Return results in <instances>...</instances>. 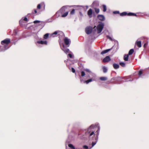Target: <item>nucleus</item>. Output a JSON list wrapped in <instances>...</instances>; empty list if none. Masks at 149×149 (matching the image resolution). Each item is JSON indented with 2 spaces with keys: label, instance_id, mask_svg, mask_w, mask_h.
<instances>
[{
  "label": "nucleus",
  "instance_id": "7c9ffc66",
  "mask_svg": "<svg viewBox=\"0 0 149 149\" xmlns=\"http://www.w3.org/2000/svg\"><path fill=\"white\" fill-rule=\"evenodd\" d=\"M75 13V10L73 9L70 12V15H74Z\"/></svg>",
  "mask_w": 149,
  "mask_h": 149
},
{
  "label": "nucleus",
  "instance_id": "f3484780",
  "mask_svg": "<svg viewBox=\"0 0 149 149\" xmlns=\"http://www.w3.org/2000/svg\"><path fill=\"white\" fill-rule=\"evenodd\" d=\"M111 49H107L106 50H103L101 52V54H105V53L108 52L109 51H110Z\"/></svg>",
  "mask_w": 149,
  "mask_h": 149
},
{
  "label": "nucleus",
  "instance_id": "79ce46f5",
  "mask_svg": "<svg viewBox=\"0 0 149 149\" xmlns=\"http://www.w3.org/2000/svg\"><path fill=\"white\" fill-rule=\"evenodd\" d=\"M96 143V142H93L92 143V147L94 146Z\"/></svg>",
  "mask_w": 149,
  "mask_h": 149
},
{
  "label": "nucleus",
  "instance_id": "c85d7f7f",
  "mask_svg": "<svg viewBox=\"0 0 149 149\" xmlns=\"http://www.w3.org/2000/svg\"><path fill=\"white\" fill-rule=\"evenodd\" d=\"M120 65L123 67H125V64L123 62L120 63Z\"/></svg>",
  "mask_w": 149,
  "mask_h": 149
},
{
  "label": "nucleus",
  "instance_id": "e433bc0d",
  "mask_svg": "<svg viewBox=\"0 0 149 149\" xmlns=\"http://www.w3.org/2000/svg\"><path fill=\"white\" fill-rule=\"evenodd\" d=\"M113 13L114 14H119V11H114L113 12Z\"/></svg>",
  "mask_w": 149,
  "mask_h": 149
},
{
  "label": "nucleus",
  "instance_id": "ea45409f",
  "mask_svg": "<svg viewBox=\"0 0 149 149\" xmlns=\"http://www.w3.org/2000/svg\"><path fill=\"white\" fill-rule=\"evenodd\" d=\"M23 20V21L24 20V21L27 22L28 21V19L27 17H25L24 18V19Z\"/></svg>",
  "mask_w": 149,
  "mask_h": 149
},
{
  "label": "nucleus",
  "instance_id": "2f4dec72",
  "mask_svg": "<svg viewBox=\"0 0 149 149\" xmlns=\"http://www.w3.org/2000/svg\"><path fill=\"white\" fill-rule=\"evenodd\" d=\"M81 76L82 77L84 76L85 74V72L83 71L81 72Z\"/></svg>",
  "mask_w": 149,
  "mask_h": 149
},
{
  "label": "nucleus",
  "instance_id": "4c0bfd02",
  "mask_svg": "<svg viewBox=\"0 0 149 149\" xmlns=\"http://www.w3.org/2000/svg\"><path fill=\"white\" fill-rule=\"evenodd\" d=\"M72 69V71L73 73H75V69L73 68H71Z\"/></svg>",
  "mask_w": 149,
  "mask_h": 149
},
{
  "label": "nucleus",
  "instance_id": "dca6fc26",
  "mask_svg": "<svg viewBox=\"0 0 149 149\" xmlns=\"http://www.w3.org/2000/svg\"><path fill=\"white\" fill-rule=\"evenodd\" d=\"M37 42L39 44H40L42 45L45 44L46 45L47 44V42L46 41H43L41 40L40 41H38Z\"/></svg>",
  "mask_w": 149,
  "mask_h": 149
},
{
  "label": "nucleus",
  "instance_id": "cd10ccee",
  "mask_svg": "<svg viewBox=\"0 0 149 149\" xmlns=\"http://www.w3.org/2000/svg\"><path fill=\"white\" fill-rule=\"evenodd\" d=\"M49 36V34L46 33L45 34L44 36V38L45 39H47Z\"/></svg>",
  "mask_w": 149,
  "mask_h": 149
},
{
  "label": "nucleus",
  "instance_id": "b1692460",
  "mask_svg": "<svg viewBox=\"0 0 149 149\" xmlns=\"http://www.w3.org/2000/svg\"><path fill=\"white\" fill-rule=\"evenodd\" d=\"M94 9L96 13L98 14L99 13L100 9L99 8H94Z\"/></svg>",
  "mask_w": 149,
  "mask_h": 149
},
{
  "label": "nucleus",
  "instance_id": "bb28decb",
  "mask_svg": "<svg viewBox=\"0 0 149 149\" xmlns=\"http://www.w3.org/2000/svg\"><path fill=\"white\" fill-rule=\"evenodd\" d=\"M103 72L104 73H106L107 72V69L106 67H103L102 68Z\"/></svg>",
  "mask_w": 149,
  "mask_h": 149
},
{
  "label": "nucleus",
  "instance_id": "6ab92c4d",
  "mask_svg": "<svg viewBox=\"0 0 149 149\" xmlns=\"http://www.w3.org/2000/svg\"><path fill=\"white\" fill-rule=\"evenodd\" d=\"M113 67L115 69H117L119 68V66L118 64L114 63L113 64Z\"/></svg>",
  "mask_w": 149,
  "mask_h": 149
},
{
  "label": "nucleus",
  "instance_id": "a211bd4d",
  "mask_svg": "<svg viewBox=\"0 0 149 149\" xmlns=\"http://www.w3.org/2000/svg\"><path fill=\"white\" fill-rule=\"evenodd\" d=\"M128 54H125L124 56V59L125 61H127L128 60L129 57Z\"/></svg>",
  "mask_w": 149,
  "mask_h": 149
},
{
  "label": "nucleus",
  "instance_id": "aec40b11",
  "mask_svg": "<svg viewBox=\"0 0 149 149\" xmlns=\"http://www.w3.org/2000/svg\"><path fill=\"white\" fill-rule=\"evenodd\" d=\"M68 13V11H67L65 13H63V14L61 15V17H64L66 16Z\"/></svg>",
  "mask_w": 149,
  "mask_h": 149
},
{
  "label": "nucleus",
  "instance_id": "0eeeda50",
  "mask_svg": "<svg viewBox=\"0 0 149 149\" xmlns=\"http://www.w3.org/2000/svg\"><path fill=\"white\" fill-rule=\"evenodd\" d=\"M64 42L65 45L68 47H69L71 43V41L70 39L65 37L64 39Z\"/></svg>",
  "mask_w": 149,
  "mask_h": 149
},
{
  "label": "nucleus",
  "instance_id": "4468645a",
  "mask_svg": "<svg viewBox=\"0 0 149 149\" xmlns=\"http://www.w3.org/2000/svg\"><path fill=\"white\" fill-rule=\"evenodd\" d=\"M92 5L93 6L97 7L99 6V3L98 1H95L93 2Z\"/></svg>",
  "mask_w": 149,
  "mask_h": 149
},
{
  "label": "nucleus",
  "instance_id": "c03bdc74",
  "mask_svg": "<svg viewBox=\"0 0 149 149\" xmlns=\"http://www.w3.org/2000/svg\"><path fill=\"white\" fill-rule=\"evenodd\" d=\"M34 13H37V10H36V9H34Z\"/></svg>",
  "mask_w": 149,
  "mask_h": 149
},
{
  "label": "nucleus",
  "instance_id": "37998d69",
  "mask_svg": "<svg viewBox=\"0 0 149 149\" xmlns=\"http://www.w3.org/2000/svg\"><path fill=\"white\" fill-rule=\"evenodd\" d=\"M107 37L108 39H110L111 40H112L111 38L109 36H107Z\"/></svg>",
  "mask_w": 149,
  "mask_h": 149
},
{
  "label": "nucleus",
  "instance_id": "ddd939ff",
  "mask_svg": "<svg viewBox=\"0 0 149 149\" xmlns=\"http://www.w3.org/2000/svg\"><path fill=\"white\" fill-rule=\"evenodd\" d=\"M60 33V34H63V33L62 32H61L60 31H55L54 33H52V35L53 36H54V35H56L58 33Z\"/></svg>",
  "mask_w": 149,
  "mask_h": 149
},
{
  "label": "nucleus",
  "instance_id": "a18cd8bd",
  "mask_svg": "<svg viewBox=\"0 0 149 149\" xmlns=\"http://www.w3.org/2000/svg\"><path fill=\"white\" fill-rule=\"evenodd\" d=\"M146 44H144V47H145V45H146Z\"/></svg>",
  "mask_w": 149,
  "mask_h": 149
},
{
  "label": "nucleus",
  "instance_id": "39448f33",
  "mask_svg": "<svg viewBox=\"0 0 149 149\" xmlns=\"http://www.w3.org/2000/svg\"><path fill=\"white\" fill-rule=\"evenodd\" d=\"M10 42V40L9 38H6L1 41V43L2 45H8Z\"/></svg>",
  "mask_w": 149,
  "mask_h": 149
},
{
  "label": "nucleus",
  "instance_id": "1a4fd4ad",
  "mask_svg": "<svg viewBox=\"0 0 149 149\" xmlns=\"http://www.w3.org/2000/svg\"><path fill=\"white\" fill-rule=\"evenodd\" d=\"M61 49L66 54H67L69 52V49L66 47L64 45H63Z\"/></svg>",
  "mask_w": 149,
  "mask_h": 149
},
{
  "label": "nucleus",
  "instance_id": "f03ea898",
  "mask_svg": "<svg viewBox=\"0 0 149 149\" xmlns=\"http://www.w3.org/2000/svg\"><path fill=\"white\" fill-rule=\"evenodd\" d=\"M104 26V24L101 22L97 25V33H100L102 31Z\"/></svg>",
  "mask_w": 149,
  "mask_h": 149
},
{
  "label": "nucleus",
  "instance_id": "c756f323",
  "mask_svg": "<svg viewBox=\"0 0 149 149\" xmlns=\"http://www.w3.org/2000/svg\"><path fill=\"white\" fill-rule=\"evenodd\" d=\"M43 5V4H39L37 6V8L38 9H40L41 6Z\"/></svg>",
  "mask_w": 149,
  "mask_h": 149
},
{
  "label": "nucleus",
  "instance_id": "f704fd0d",
  "mask_svg": "<svg viewBox=\"0 0 149 149\" xmlns=\"http://www.w3.org/2000/svg\"><path fill=\"white\" fill-rule=\"evenodd\" d=\"M142 74V71L141 70H140L139 71L138 73V74L139 76H141Z\"/></svg>",
  "mask_w": 149,
  "mask_h": 149
},
{
  "label": "nucleus",
  "instance_id": "412c9836",
  "mask_svg": "<svg viewBox=\"0 0 149 149\" xmlns=\"http://www.w3.org/2000/svg\"><path fill=\"white\" fill-rule=\"evenodd\" d=\"M100 79L103 81H105L107 80V78L106 77H101L100 78Z\"/></svg>",
  "mask_w": 149,
  "mask_h": 149
},
{
  "label": "nucleus",
  "instance_id": "20e7f679",
  "mask_svg": "<svg viewBox=\"0 0 149 149\" xmlns=\"http://www.w3.org/2000/svg\"><path fill=\"white\" fill-rule=\"evenodd\" d=\"M68 7L67 6H63L57 12V13L62 15L65 11L66 9Z\"/></svg>",
  "mask_w": 149,
  "mask_h": 149
},
{
  "label": "nucleus",
  "instance_id": "58836bf2",
  "mask_svg": "<svg viewBox=\"0 0 149 149\" xmlns=\"http://www.w3.org/2000/svg\"><path fill=\"white\" fill-rule=\"evenodd\" d=\"M83 148L86 149H88V146L86 145H84L83 146Z\"/></svg>",
  "mask_w": 149,
  "mask_h": 149
},
{
  "label": "nucleus",
  "instance_id": "473e14b6",
  "mask_svg": "<svg viewBox=\"0 0 149 149\" xmlns=\"http://www.w3.org/2000/svg\"><path fill=\"white\" fill-rule=\"evenodd\" d=\"M23 23V20L21 19L19 21V23L20 25H22Z\"/></svg>",
  "mask_w": 149,
  "mask_h": 149
},
{
  "label": "nucleus",
  "instance_id": "a19ab883",
  "mask_svg": "<svg viewBox=\"0 0 149 149\" xmlns=\"http://www.w3.org/2000/svg\"><path fill=\"white\" fill-rule=\"evenodd\" d=\"M68 56L70 58H72V55L71 54H68Z\"/></svg>",
  "mask_w": 149,
  "mask_h": 149
},
{
  "label": "nucleus",
  "instance_id": "2eb2a0df",
  "mask_svg": "<svg viewBox=\"0 0 149 149\" xmlns=\"http://www.w3.org/2000/svg\"><path fill=\"white\" fill-rule=\"evenodd\" d=\"M135 45H137L139 47H141V41H136Z\"/></svg>",
  "mask_w": 149,
  "mask_h": 149
},
{
  "label": "nucleus",
  "instance_id": "72a5a7b5",
  "mask_svg": "<svg viewBox=\"0 0 149 149\" xmlns=\"http://www.w3.org/2000/svg\"><path fill=\"white\" fill-rule=\"evenodd\" d=\"M84 70L86 72H89V73H91V71L88 69H85Z\"/></svg>",
  "mask_w": 149,
  "mask_h": 149
},
{
  "label": "nucleus",
  "instance_id": "5701e85b",
  "mask_svg": "<svg viewBox=\"0 0 149 149\" xmlns=\"http://www.w3.org/2000/svg\"><path fill=\"white\" fill-rule=\"evenodd\" d=\"M102 6L103 8V11L104 12H105L107 10V7L106 5H103Z\"/></svg>",
  "mask_w": 149,
  "mask_h": 149
},
{
  "label": "nucleus",
  "instance_id": "f8f14e48",
  "mask_svg": "<svg viewBox=\"0 0 149 149\" xmlns=\"http://www.w3.org/2000/svg\"><path fill=\"white\" fill-rule=\"evenodd\" d=\"M93 13V11L92 9L91 8L87 12V14L89 17H92V14Z\"/></svg>",
  "mask_w": 149,
  "mask_h": 149
},
{
  "label": "nucleus",
  "instance_id": "393cba45",
  "mask_svg": "<svg viewBox=\"0 0 149 149\" xmlns=\"http://www.w3.org/2000/svg\"><path fill=\"white\" fill-rule=\"evenodd\" d=\"M92 81V79H90L88 80H87L86 81H85L84 82H85L86 84H88L90 82H91Z\"/></svg>",
  "mask_w": 149,
  "mask_h": 149
},
{
  "label": "nucleus",
  "instance_id": "9d476101",
  "mask_svg": "<svg viewBox=\"0 0 149 149\" xmlns=\"http://www.w3.org/2000/svg\"><path fill=\"white\" fill-rule=\"evenodd\" d=\"M111 60L110 57L108 56H106L103 60V62L104 63L107 62Z\"/></svg>",
  "mask_w": 149,
  "mask_h": 149
},
{
  "label": "nucleus",
  "instance_id": "9b49d317",
  "mask_svg": "<svg viewBox=\"0 0 149 149\" xmlns=\"http://www.w3.org/2000/svg\"><path fill=\"white\" fill-rule=\"evenodd\" d=\"M98 18L101 21H104L105 19V17L103 15H99L97 16Z\"/></svg>",
  "mask_w": 149,
  "mask_h": 149
},
{
  "label": "nucleus",
  "instance_id": "6e6552de",
  "mask_svg": "<svg viewBox=\"0 0 149 149\" xmlns=\"http://www.w3.org/2000/svg\"><path fill=\"white\" fill-rule=\"evenodd\" d=\"M123 79L121 77H116L113 78L112 79L117 81L118 83H120L122 81Z\"/></svg>",
  "mask_w": 149,
  "mask_h": 149
},
{
  "label": "nucleus",
  "instance_id": "f257e3e1",
  "mask_svg": "<svg viewBox=\"0 0 149 149\" xmlns=\"http://www.w3.org/2000/svg\"><path fill=\"white\" fill-rule=\"evenodd\" d=\"M93 129L91 128V126L88 129L87 131L85 133L86 135L88 136L89 138L93 135L94 136L95 134V133H96L97 136L99 134V129H98L95 133Z\"/></svg>",
  "mask_w": 149,
  "mask_h": 149
},
{
  "label": "nucleus",
  "instance_id": "c9c22d12",
  "mask_svg": "<svg viewBox=\"0 0 149 149\" xmlns=\"http://www.w3.org/2000/svg\"><path fill=\"white\" fill-rule=\"evenodd\" d=\"M39 22H40V21L38 20H35V21H34L33 22V23L34 24H36L37 23H39Z\"/></svg>",
  "mask_w": 149,
  "mask_h": 149
},
{
  "label": "nucleus",
  "instance_id": "423d86ee",
  "mask_svg": "<svg viewBox=\"0 0 149 149\" xmlns=\"http://www.w3.org/2000/svg\"><path fill=\"white\" fill-rule=\"evenodd\" d=\"M85 30L87 34H89L92 32L93 28L91 26H88L86 28Z\"/></svg>",
  "mask_w": 149,
  "mask_h": 149
},
{
  "label": "nucleus",
  "instance_id": "a878e982",
  "mask_svg": "<svg viewBox=\"0 0 149 149\" xmlns=\"http://www.w3.org/2000/svg\"><path fill=\"white\" fill-rule=\"evenodd\" d=\"M68 146L69 147L71 148L72 149H75V147L72 144H69Z\"/></svg>",
  "mask_w": 149,
  "mask_h": 149
},
{
  "label": "nucleus",
  "instance_id": "4be33fe9",
  "mask_svg": "<svg viewBox=\"0 0 149 149\" xmlns=\"http://www.w3.org/2000/svg\"><path fill=\"white\" fill-rule=\"evenodd\" d=\"M134 52V50L133 49H131L129 51L128 54L129 55H131Z\"/></svg>",
  "mask_w": 149,
  "mask_h": 149
},
{
  "label": "nucleus",
  "instance_id": "7ed1b4c3",
  "mask_svg": "<svg viewBox=\"0 0 149 149\" xmlns=\"http://www.w3.org/2000/svg\"><path fill=\"white\" fill-rule=\"evenodd\" d=\"M126 15L127 16H134L136 17L137 16V15L134 13H127L125 12H123L120 14V15L121 16H123Z\"/></svg>",
  "mask_w": 149,
  "mask_h": 149
}]
</instances>
